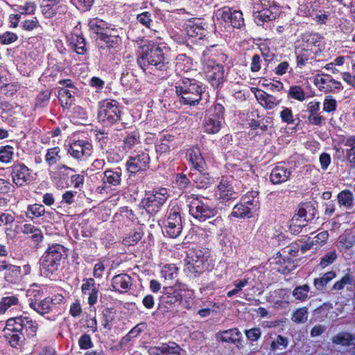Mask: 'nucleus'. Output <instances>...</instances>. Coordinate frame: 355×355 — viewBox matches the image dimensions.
<instances>
[{
  "mask_svg": "<svg viewBox=\"0 0 355 355\" xmlns=\"http://www.w3.org/2000/svg\"><path fill=\"white\" fill-rule=\"evenodd\" d=\"M143 44L138 51L137 63L145 71L156 75L157 72L165 71L168 68V60L164 50L158 45L148 40H142Z\"/></svg>",
  "mask_w": 355,
  "mask_h": 355,
  "instance_id": "f257e3e1",
  "label": "nucleus"
},
{
  "mask_svg": "<svg viewBox=\"0 0 355 355\" xmlns=\"http://www.w3.org/2000/svg\"><path fill=\"white\" fill-rule=\"evenodd\" d=\"M175 89L183 104L195 105L201 100L205 88L195 79L182 78L176 83Z\"/></svg>",
  "mask_w": 355,
  "mask_h": 355,
  "instance_id": "f03ea898",
  "label": "nucleus"
},
{
  "mask_svg": "<svg viewBox=\"0 0 355 355\" xmlns=\"http://www.w3.org/2000/svg\"><path fill=\"white\" fill-rule=\"evenodd\" d=\"M205 200H206L204 198L194 194L189 196L187 198L190 214L202 221L214 217L217 213L216 209L210 207Z\"/></svg>",
  "mask_w": 355,
  "mask_h": 355,
  "instance_id": "7ed1b4c3",
  "label": "nucleus"
},
{
  "mask_svg": "<svg viewBox=\"0 0 355 355\" xmlns=\"http://www.w3.org/2000/svg\"><path fill=\"white\" fill-rule=\"evenodd\" d=\"M98 120L106 125H112L121 120L119 103L114 100H104L98 103Z\"/></svg>",
  "mask_w": 355,
  "mask_h": 355,
  "instance_id": "20e7f679",
  "label": "nucleus"
},
{
  "mask_svg": "<svg viewBox=\"0 0 355 355\" xmlns=\"http://www.w3.org/2000/svg\"><path fill=\"white\" fill-rule=\"evenodd\" d=\"M168 191L165 188H159L146 193L141 200V204L146 211L153 215L164 204L168 198Z\"/></svg>",
  "mask_w": 355,
  "mask_h": 355,
  "instance_id": "39448f33",
  "label": "nucleus"
},
{
  "mask_svg": "<svg viewBox=\"0 0 355 355\" xmlns=\"http://www.w3.org/2000/svg\"><path fill=\"white\" fill-rule=\"evenodd\" d=\"M9 324H13L9 327L21 332L25 338L28 339L34 338L38 329L37 322L28 316L20 315L9 318Z\"/></svg>",
  "mask_w": 355,
  "mask_h": 355,
  "instance_id": "423d86ee",
  "label": "nucleus"
},
{
  "mask_svg": "<svg viewBox=\"0 0 355 355\" xmlns=\"http://www.w3.org/2000/svg\"><path fill=\"white\" fill-rule=\"evenodd\" d=\"M224 108L220 104L213 105L208 110V116L205 119L203 128L208 134H216L221 128Z\"/></svg>",
  "mask_w": 355,
  "mask_h": 355,
  "instance_id": "0eeeda50",
  "label": "nucleus"
},
{
  "mask_svg": "<svg viewBox=\"0 0 355 355\" xmlns=\"http://www.w3.org/2000/svg\"><path fill=\"white\" fill-rule=\"evenodd\" d=\"M205 259L202 250H189L184 259V270L191 275H200L206 268Z\"/></svg>",
  "mask_w": 355,
  "mask_h": 355,
  "instance_id": "6e6552de",
  "label": "nucleus"
},
{
  "mask_svg": "<svg viewBox=\"0 0 355 355\" xmlns=\"http://www.w3.org/2000/svg\"><path fill=\"white\" fill-rule=\"evenodd\" d=\"M315 214L316 211L313 202H308L302 204L298 209L297 214L294 215L291 220L290 228L291 231L296 234L300 233L302 228L306 226V224H297V220L300 218H304V222L310 221L315 218Z\"/></svg>",
  "mask_w": 355,
  "mask_h": 355,
  "instance_id": "1a4fd4ad",
  "label": "nucleus"
},
{
  "mask_svg": "<svg viewBox=\"0 0 355 355\" xmlns=\"http://www.w3.org/2000/svg\"><path fill=\"white\" fill-rule=\"evenodd\" d=\"M64 255H66L65 248L60 244H54L49 247L43 257L42 264L48 270H57Z\"/></svg>",
  "mask_w": 355,
  "mask_h": 355,
  "instance_id": "9d476101",
  "label": "nucleus"
},
{
  "mask_svg": "<svg viewBox=\"0 0 355 355\" xmlns=\"http://www.w3.org/2000/svg\"><path fill=\"white\" fill-rule=\"evenodd\" d=\"M216 17L233 28H240L244 24L243 13L240 10L230 7H223L217 10Z\"/></svg>",
  "mask_w": 355,
  "mask_h": 355,
  "instance_id": "9b49d317",
  "label": "nucleus"
},
{
  "mask_svg": "<svg viewBox=\"0 0 355 355\" xmlns=\"http://www.w3.org/2000/svg\"><path fill=\"white\" fill-rule=\"evenodd\" d=\"M206 77L214 87H218L224 80V69L220 64L212 60H208L205 64Z\"/></svg>",
  "mask_w": 355,
  "mask_h": 355,
  "instance_id": "f8f14e48",
  "label": "nucleus"
},
{
  "mask_svg": "<svg viewBox=\"0 0 355 355\" xmlns=\"http://www.w3.org/2000/svg\"><path fill=\"white\" fill-rule=\"evenodd\" d=\"M166 232L171 238L178 237L182 230V218L178 207L171 209L166 220Z\"/></svg>",
  "mask_w": 355,
  "mask_h": 355,
  "instance_id": "ddd939ff",
  "label": "nucleus"
},
{
  "mask_svg": "<svg viewBox=\"0 0 355 355\" xmlns=\"http://www.w3.org/2000/svg\"><path fill=\"white\" fill-rule=\"evenodd\" d=\"M13 183L17 187L28 184L33 180L30 169L24 164H15L10 167Z\"/></svg>",
  "mask_w": 355,
  "mask_h": 355,
  "instance_id": "4468645a",
  "label": "nucleus"
},
{
  "mask_svg": "<svg viewBox=\"0 0 355 355\" xmlns=\"http://www.w3.org/2000/svg\"><path fill=\"white\" fill-rule=\"evenodd\" d=\"M149 162V155L146 153L141 152L140 153L130 157L126 162L127 170L131 173L145 171L148 168Z\"/></svg>",
  "mask_w": 355,
  "mask_h": 355,
  "instance_id": "2eb2a0df",
  "label": "nucleus"
},
{
  "mask_svg": "<svg viewBox=\"0 0 355 355\" xmlns=\"http://www.w3.org/2000/svg\"><path fill=\"white\" fill-rule=\"evenodd\" d=\"M234 180L232 177H223L218 189L219 191V199L221 202H227L236 198V191L234 189Z\"/></svg>",
  "mask_w": 355,
  "mask_h": 355,
  "instance_id": "dca6fc26",
  "label": "nucleus"
},
{
  "mask_svg": "<svg viewBox=\"0 0 355 355\" xmlns=\"http://www.w3.org/2000/svg\"><path fill=\"white\" fill-rule=\"evenodd\" d=\"M92 144L85 140H78L72 142L68 149V153L74 159H82L92 153Z\"/></svg>",
  "mask_w": 355,
  "mask_h": 355,
  "instance_id": "f3484780",
  "label": "nucleus"
},
{
  "mask_svg": "<svg viewBox=\"0 0 355 355\" xmlns=\"http://www.w3.org/2000/svg\"><path fill=\"white\" fill-rule=\"evenodd\" d=\"M270 6L265 8L259 14L255 15V23L258 26H262L264 22L275 20L280 14V6L272 1L269 3Z\"/></svg>",
  "mask_w": 355,
  "mask_h": 355,
  "instance_id": "a211bd4d",
  "label": "nucleus"
},
{
  "mask_svg": "<svg viewBox=\"0 0 355 355\" xmlns=\"http://www.w3.org/2000/svg\"><path fill=\"white\" fill-rule=\"evenodd\" d=\"M99 286L93 278L83 279L81 291L83 295L87 296V302L90 306L94 305L97 302Z\"/></svg>",
  "mask_w": 355,
  "mask_h": 355,
  "instance_id": "6ab92c4d",
  "label": "nucleus"
},
{
  "mask_svg": "<svg viewBox=\"0 0 355 355\" xmlns=\"http://www.w3.org/2000/svg\"><path fill=\"white\" fill-rule=\"evenodd\" d=\"M12 324H9V319L7 320L6 327L3 329L4 337L11 347L18 348L23 345L26 338L21 332L9 327V326L12 327Z\"/></svg>",
  "mask_w": 355,
  "mask_h": 355,
  "instance_id": "aec40b11",
  "label": "nucleus"
},
{
  "mask_svg": "<svg viewBox=\"0 0 355 355\" xmlns=\"http://www.w3.org/2000/svg\"><path fill=\"white\" fill-rule=\"evenodd\" d=\"M60 85H64L66 88H60L58 90V98L62 104V107H68L70 106L73 102V94L75 93L74 91L70 90L69 89H73L76 90V89L72 84V82L69 79L62 80L59 82Z\"/></svg>",
  "mask_w": 355,
  "mask_h": 355,
  "instance_id": "412c9836",
  "label": "nucleus"
},
{
  "mask_svg": "<svg viewBox=\"0 0 355 355\" xmlns=\"http://www.w3.org/2000/svg\"><path fill=\"white\" fill-rule=\"evenodd\" d=\"M314 84L318 87L319 90L325 93L340 90L342 88L341 83L334 80L329 75H324V77L315 78Z\"/></svg>",
  "mask_w": 355,
  "mask_h": 355,
  "instance_id": "4be33fe9",
  "label": "nucleus"
},
{
  "mask_svg": "<svg viewBox=\"0 0 355 355\" xmlns=\"http://www.w3.org/2000/svg\"><path fill=\"white\" fill-rule=\"evenodd\" d=\"M101 181L103 182L102 189L119 186L121 182V169L117 168L114 170L107 169L105 171Z\"/></svg>",
  "mask_w": 355,
  "mask_h": 355,
  "instance_id": "5701e85b",
  "label": "nucleus"
},
{
  "mask_svg": "<svg viewBox=\"0 0 355 355\" xmlns=\"http://www.w3.org/2000/svg\"><path fill=\"white\" fill-rule=\"evenodd\" d=\"M0 272H3L4 279L10 283H16L20 277V267L8 263L6 261L0 262Z\"/></svg>",
  "mask_w": 355,
  "mask_h": 355,
  "instance_id": "b1692460",
  "label": "nucleus"
},
{
  "mask_svg": "<svg viewBox=\"0 0 355 355\" xmlns=\"http://www.w3.org/2000/svg\"><path fill=\"white\" fill-rule=\"evenodd\" d=\"M187 159L192 165V168L196 171H204L206 163L202 157L200 149L198 148H190L187 153Z\"/></svg>",
  "mask_w": 355,
  "mask_h": 355,
  "instance_id": "393cba45",
  "label": "nucleus"
},
{
  "mask_svg": "<svg viewBox=\"0 0 355 355\" xmlns=\"http://www.w3.org/2000/svg\"><path fill=\"white\" fill-rule=\"evenodd\" d=\"M113 30L110 32L105 33L103 36L99 38H96V42L100 49H116L121 42V37L118 35L112 34Z\"/></svg>",
  "mask_w": 355,
  "mask_h": 355,
  "instance_id": "a878e982",
  "label": "nucleus"
},
{
  "mask_svg": "<svg viewBox=\"0 0 355 355\" xmlns=\"http://www.w3.org/2000/svg\"><path fill=\"white\" fill-rule=\"evenodd\" d=\"M328 238L329 234L327 231L321 232L313 238L308 237L304 244L300 246L301 251L304 253L311 248L317 249L318 247L324 244Z\"/></svg>",
  "mask_w": 355,
  "mask_h": 355,
  "instance_id": "bb28decb",
  "label": "nucleus"
},
{
  "mask_svg": "<svg viewBox=\"0 0 355 355\" xmlns=\"http://www.w3.org/2000/svg\"><path fill=\"white\" fill-rule=\"evenodd\" d=\"M291 175L290 169L283 166H277L271 171L270 180L274 184H282L286 182Z\"/></svg>",
  "mask_w": 355,
  "mask_h": 355,
  "instance_id": "cd10ccee",
  "label": "nucleus"
},
{
  "mask_svg": "<svg viewBox=\"0 0 355 355\" xmlns=\"http://www.w3.org/2000/svg\"><path fill=\"white\" fill-rule=\"evenodd\" d=\"M317 49L309 48L307 45H302L301 49L295 51L297 55V65L299 67L304 66L307 61L315 58Z\"/></svg>",
  "mask_w": 355,
  "mask_h": 355,
  "instance_id": "c85d7f7f",
  "label": "nucleus"
},
{
  "mask_svg": "<svg viewBox=\"0 0 355 355\" xmlns=\"http://www.w3.org/2000/svg\"><path fill=\"white\" fill-rule=\"evenodd\" d=\"M131 285V277L127 274L115 275L112 279V286L115 291H126Z\"/></svg>",
  "mask_w": 355,
  "mask_h": 355,
  "instance_id": "c756f323",
  "label": "nucleus"
},
{
  "mask_svg": "<svg viewBox=\"0 0 355 355\" xmlns=\"http://www.w3.org/2000/svg\"><path fill=\"white\" fill-rule=\"evenodd\" d=\"M182 295L180 291L175 290L172 287L165 288L164 295L161 297L162 303L173 305L182 300Z\"/></svg>",
  "mask_w": 355,
  "mask_h": 355,
  "instance_id": "7c9ffc66",
  "label": "nucleus"
},
{
  "mask_svg": "<svg viewBox=\"0 0 355 355\" xmlns=\"http://www.w3.org/2000/svg\"><path fill=\"white\" fill-rule=\"evenodd\" d=\"M89 26V30L93 34L96 35V38L101 37V36H103L107 32H110V29L108 28L107 23L98 19L90 20Z\"/></svg>",
  "mask_w": 355,
  "mask_h": 355,
  "instance_id": "2f4dec72",
  "label": "nucleus"
},
{
  "mask_svg": "<svg viewBox=\"0 0 355 355\" xmlns=\"http://www.w3.org/2000/svg\"><path fill=\"white\" fill-rule=\"evenodd\" d=\"M190 178L198 189H206L210 184L209 174L204 171H196L190 173Z\"/></svg>",
  "mask_w": 355,
  "mask_h": 355,
  "instance_id": "473e14b6",
  "label": "nucleus"
},
{
  "mask_svg": "<svg viewBox=\"0 0 355 355\" xmlns=\"http://www.w3.org/2000/svg\"><path fill=\"white\" fill-rule=\"evenodd\" d=\"M334 344L348 347L355 345V336L348 332H340L331 338Z\"/></svg>",
  "mask_w": 355,
  "mask_h": 355,
  "instance_id": "72a5a7b5",
  "label": "nucleus"
},
{
  "mask_svg": "<svg viewBox=\"0 0 355 355\" xmlns=\"http://www.w3.org/2000/svg\"><path fill=\"white\" fill-rule=\"evenodd\" d=\"M259 103L266 109H273L279 103V101L276 97L270 95L264 92H259L256 95Z\"/></svg>",
  "mask_w": 355,
  "mask_h": 355,
  "instance_id": "f704fd0d",
  "label": "nucleus"
},
{
  "mask_svg": "<svg viewBox=\"0 0 355 355\" xmlns=\"http://www.w3.org/2000/svg\"><path fill=\"white\" fill-rule=\"evenodd\" d=\"M74 170L64 164H59L50 171V176L53 180H64L69 177V171Z\"/></svg>",
  "mask_w": 355,
  "mask_h": 355,
  "instance_id": "c9c22d12",
  "label": "nucleus"
},
{
  "mask_svg": "<svg viewBox=\"0 0 355 355\" xmlns=\"http://www.w3.org/2000/svg\"><path fill=\"white\" fill-rule=\"evenodd\" d=\"M52 300L50 298H45L40 302H31L29 305L37 313L44 315L50 311Z\"/></svg>",
  "mask_w": 355,
  "mask_h": 355,
  "instance_id": "e433bc0d",
  "label": "nucleus"
},
{
  "mask_svg": "<svg viewBox=\"0 0 355 355\" xmlns=\"http://www.w3.org/2000/svg\"><path fill=\"white\" fill-rule=\"evenodd\" d=\"M336 277V273L334 271H329L324 273L322 277L315 278L313 282L314 286L320 291L325 290L327 284Z\"/></svg>",
  "mask_w": 355,
  "mask_h": 355,
  "instance_id": "4c0bfd02",
  "label": "nucleus"
},
{
  "mask_svg": "<svg viewBox=\"0 0 355 355\" xmlns=\"http://www.w3.org/2000/svg\"><path fill=\"white\" fill-rule=\"evenodd\" d=\"M231 215L236 218H250L252 216V209L250 206L241 202L234 205Z\"/></svg>",
  "mask_w": 355,
  "mask_h": 355,
  "instance_id": "58836bf2",
  "label": "nucleus"
},
{
  "mask_svg": "<svg viewBox=\"0 0 355 355\" xmlns=\"http://www.w3.org/2000/svg\"><path fill=\"white\" fill-rule=\"evenodd\" d=\"M58 1L59 0H43L41 8L46 18H51L55 15Z\"/></svg>",
  "mask_w": 355,
  "mask_h": 355,
  "instance_id": "ea45409f",
  "label": "nucleus"
},
{
  "mask_svg": "<svg viewBox=\"0 0 355 355\" xmlns=\"http://www.w3.org/2000/svg\"><path fill=\"white\" fill-rule=\"evenodd\" d=\"M60 151L61 150L58 146L47 149L45 155V162L48 166H51L60 161Z\"/></svg>",
  "mask_w": 355,
  "mask_h": 355,
  "instance_id": "a19ab883",
  "label": "nucleus"
},
{
  "mask_svg": "<svg viewBox=\"0 0 355 355\" xmlns=\"http://www.w3.org/2000/svg\"><path fill=\"white\" fill-rule=\"evenodd\" d=\"M235 336H242L241 331L236 328L220 331L216 334V338L223 343H235Z\"/></svg>",
  "mask_w": 355,
  "mask_h": 355,
  "instance_id": "79ce46f5",
  "label": "nucleus"
},
{
  "mask_svg": "<svg viewBox=\"0 0 355 355\" xmlns=\"http://www.w3.org/2000/svg\"><path fill=\"white\" fill-rule=\"evenodd\" d=\"M338 202L340 206L349 209L354 205V196L349 190H344L340 192L337 196Z\"/></svg>",
  "mask_w": 355,
  "mask_h": 355,
  "instance_id": "37998d69",
  "label": "nucleus"
},
{
  "mask_svg": "<svg viewBox=\"0 0 355 355\" xmlns=\"http://www.w3.org/2000/svg\"><path fill=\"white\" fill-rule=\"evenodd\" d=\"M155 14L149 11H144L137 15L136 19L137 22L141 24L142 26L152 29L153 26V18Z\"/></svg>",
  "mask_w": 355,
  "mask_h": 355,
  "instance_id": "c03bdc74",
  "label": "nucleus"
},
{
  "mask_svg": "<svg viewBox=\"0 0 355 355\" xmlns=\"http://www.w3.org/2000/svg\"><path fill=\"white\" fill-rule=\"evenodd\" d=\"M71 44L73 50L80 55H83L86 53V43L85 40L82 36L76 35L72 37L71 40Z\"/></svg>",
  "mask_w": 355,
  "mask_h": 355,
  "instance_id": "a18cd8bd",
  "label": "nucleus"
},
{
  "mask_svg": "<svg viewBox=\"0 0 355 355\" xmlns=\"http://www.w3.org/2000/svg\"><path fill=\"white\" fill-rule=\"evenodd\" d=\"M187 35L191 37H198L202 39L205 36V30L204 28L197 24H190L186 28Z\"/></svg>",
  "mask_w": 355,
  "mask_h": 355,
  "instance_id": "49530a36",
  "label": "nucleus"
},
{
  "mask_svg": "<svg viewBox=\"0 0 355 355\" xmlns=\"http://www.w3.org/2000/svg\"><path fill=\"white\" fill-rule=\"evenodd\" d=\"M139 143V134L137 130L128 133L123 139V148L125 150L132 149L136 144Z\"/></svg>",
  "mask_w": 355,
  "mask_h": 355,
  "instance_id": "de8ad7c7",
  "label": "nucleus"
},
{
  "mask_svg": "<svg viewBox=\"0 0 355 355\" xmlns=\"http://www.w3.org/2000/svg\"><path fill=\"white\" fill-rule=\"evenodd\" d=\"M115 311L113 309L106 308L103 311L102 324L105 329L107 330L112 329Z\"/></svg>",
  "mask_w": 355,
  "mask_h": 355,
  "instance_id": "09e8293b",
  "label": "nucleus"
},
{
  "mask_svg": "<svg viewBox=\"0 0 355 355\" xmlns=\"http://www.w3.org/2000/svg\"><path fill=\"white\" fill-rule=\"evenodd\" d=\"M311 17L318 25H326L329 20V12L322 10H313Z\"/></svg>",
  "mask_w": 355,
  "mask_h": 355,
  "instance_id": "8fccbe9b",
  "label": "nucleus"
},
{
  "mask_svg": "<svg viewBox=\"0 0 355 355\" xmlns=\"http://www.w3.org/2000/svg\"><path fill=\"white\" fill-rule=\"evenodd\" d=\"M310 287L308 284L297 286L293 291V295L297 300L305 301L309 297Z\"/></svg>",
  "mask_w": 355,
  "mask_h": 355,
  "instance_id": "3c124183",
  "label": "nucleus"
},
{
  "mask_svg": "<svg viewBox=\"0 0 355 355\" xmlns=\"http://www.w3.org/2000/svg\"><path fill=\"white\" fill-rule=\"evenodd\" d=\"M288 339L281 335H278L275 340H272L270 345V351L282 350L287 347Z\"/></svg>",
  "mask_w": 355,
  "mask_h": 355,
  "instance_id": "603ef678",
  "label": "nucleus"
},
{
  "mask_svg": "<svg viewBox=\"0 0 355 355\" xmlns=\"http://www.w3.org/2000/svg\"><path fill=\"white\" fill-rule=\"evenodd\" d=\"M308 315L307 308H299L292 314L291 320L295 323H304L307 321Z\"/></svg>",
  "mask_w": 355,
  "mask_h": 355,
  "instance_id": "864d4df0",
  "label": "nucleus"
},
{
  "mask_svg": "<svg viewBox=\"0 0 355 355\" xmlns=\"http://www.w3.org/2000/svg\"><path fill=\"white\" fill-rule=\"evenodd\" d=\"M19 302L18 298L15 295L3 297L0 301V313H3L10 307L17 305Z\"/></svg>",
  "mask_w": 355,
  "mask_h": 355,
  "instance_id": "5fc2aeb1",
  "label": "nucleus"
},
{
  "mask_svg": "<svg viewBox=\"0 0 355 355\" xmlns=\"http://www.w3.org/2000/svg\"><path fill=\"white\" fill-rule=\"evenodd\" d=\"M345 145L349 148L347 150V160L355 164V136L349 137L347 139Z\"/></svg>",
  "mask_w": 355,
  "mask_h": 355,
  "instance_id": "6e6d98bb",
  "label": "nucleus"
},
{
  "mask_svg": "<svg viewBox=\"0 0 355 355\" xmlns=\"http://www.w3.org/2000/svg\"><path fill=\"white\" fill-rule=\"evenodd\" d=\"M45 213V208L42 205L34 204L28 206L26 216L29 218L40 217Z\"/></svg>",
  "mask_w": 355,
  "mask_h": 355,
  "instance_id": "4d7b16f0",
  "label": "nucleus"
},
{
  "mask_svg": "<svg viewBox=\"0 0 355 355\" xmlns=\"http://www.w3.org/2000/svg\"><path fill=\"white\" fill-rule=\"evenodd\" d=\"M271 1V0H252L254 20H255V15L259 14L267 6L269 7Z\"/></svg>",
  "mask_w": 355,
  "mask_h": 355,
  "instance_id": "13d9d810",
  "label": "nucleus"
},
{
  "mask_svg": "<svg viewBox=\"0 0 355 355\" xmlns=\"http://www.w3.org/2000/svg\"><path fill=\"white\" fill-rule=\"evenodd\" d=\"M288 96L291 98L299 101H303L305 99V92L303 89L298 85H295L290 87L288 91Z\"/></svg>",
  "mask_w": 355,
  "mask_h": 355,
  "instance_id": "bf43d9fd",
  "label": "nucleus"
},
{
  "mask_svg": "<svg viewBox=\"0 0 355 355\" xmlns=\"http://www.w3.org/2000/svg\"><path fill=\"white\" fill-rule=\"evenodd\" d=\"M257 193L256 191H251L246 193L241 199V202L248 206H250L252 209L257 207Z\"/></svg>",
  "mask_w": 355,
  "mask_h": 355,
  "instance_id": "052dcab7",
  "label": "nucleus"
},
{
  "mask_svg": "<svg viewBox=\"0 0 355 355\" xmlns=\"http://www.w3.org/2000/svg\"><path fill=\"white\" fill-rule=\"evenodd\" d=\"M12 148L6 146L0 149V162L2 163H8L11 161L13 156Z\"/></svg>",
  "mask_w": 355,
  "mask_h": 355,
  "instance_id": "680f3d73",
  "label": "nucleus"
},
{
  "mask_svg": "<svg viewBox=\"0 0 355 355\" xmlns=\"http://www.w3.org/2000/svg\"><path fill=\"white\" fill-rule=\"evenodd\" d=\"M304 42L302 45H307L309 48H313V49H317V47L320 45V37L318 35L315 34H310L306 35L304 37Z\"/></svg>",
  "mask_w": 355,
  "mask_h": 355,
  "instance_id": "e2e57ef3",
  "label": "nucleus"
},
{
  "mask_svg": "<svg viewBox=\"0 0 355 355\" xmlns=\"http://www.w3.org/2000/svg\"><path fill=\"white\" fill-rule=\"evenodd\" d=\"M355 239L350 235H343L339 238L340 248L344 250H349L354 245Z\"/></svg>",
  "mask_w": 355,
  "mask_h": 355,
  "instance_id": "0e129e2a",
  "label": "nucleus"
},
{
  "mask_svg": "<svg viewBox=\"0 0 355 355\" xmlns=\"http://www.w3.org/2000/svg\"><path fill=\"white\" fill-rule=\"evenodd\" d=\"M337 106L336 101L331 96H327L323 103V110L331 112L336 110Z\"/></svg>",
  "mask_w": 355,
  "mask_h": 355,
  "instance_id": "69168bd1",
  "label": "nucleus"
},
{
  "mask_svg": "<svg viewBox=\"0 0 355 355\" xmlns=\"http://www.w3.org/2000/svg\"><path fill=\"white\" fill-rule=\"evenodd\" d=\"M17 35L14 33L6 32L0 35V44L3 45L12 44L17 40Z\"/></svg>",
  "mask_w": 355,
  "mask_h": 355,
  "instance_id": "338daca9",
  "label": "nucleus"
},
{
  "mask_svg": "<svg viewBox=\"0 0 355 355\" xmlns=\"http://www.w3.org/2000/svg\"><path fill=\"white\" fill-rule=\"evenodd\" d=\"M78 345L82 349H89L93 347V343L89 335L84 334L78 340Z\"/></svg>",
  "mask_w": 355,
  "mask_h": 355,
  "instance_id": "774afa93",
  "label": "nucleus"
}]
</instances>
